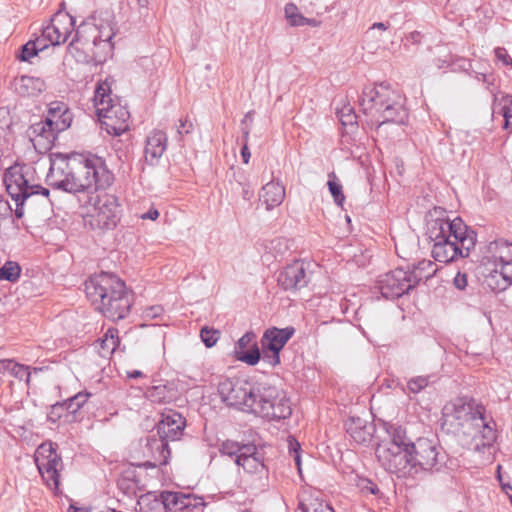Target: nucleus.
Returning <instances> with one entry per match:
<instances>
[{
  "label": "nucleus",
  "instance_id": "nucleus-34",
  "mask_svg": "<svg viewBox=\"0 0 512 512\" xmlns=\"http://www.w3.org/2000/svg\"><path fill=\"white\" fill-rule=\"evenodd\" d=\"M437 271L436 265L430 260H422L417 263L413 271H409L415 286L423 279L431 278Z\"/></svg>",
  "mask_w": 512,
  "mask_h": 512
},
{
  "label": "nucleus",
  "instance_id": "nucleus-53",
  "mask_svg": "<svg viewBox=\"0 0 512 512\" xmlns=\"http://www.w3.org/2000/svg\"><path fill=\"white\" fill-rule=\"evenodd\" d=\"M279 352L280 351H268L267 349H263V361L271 366L278 365L280 363Z\"/></svg>",
  "mask_w": 512,
  "mask_h": 512
},
{
  "label": "nucleus",
  "instance_id": "nucleus-14",
  "mask_svg": "<svg viewBox=\"0 0 512 512\" xmlns=\"http://www.w3.org/2000/svg\"><path fill=\"white\" fill-rule=\"evenodd\" d=\"M311 265L302 260H295L286 265L277 275V284L283 290L296 292L305 288L312 279Z\"/></svg>",
  "mask_w": 512,
  "mask_h": 512
},
{
  "label": "nucleus",
  "instance_id": "nucleus-6",
  "mask_svg": "<svg viewBox=\"0 0 512 512\" xmlns=\"http://www.w3.org/2000/svg\"><path fill=\"white\" fill-rule=\"evenodd\" d=\"M96 114L108 134L120 136L129 128L130 113L111 95V86L107 81L101 82L95 89L93 97Z\"/></svg>",
  "mask_w": 512,
  "mask_h": 512
},
{
  "label": "nucleus",
  "instance_id": "nucleus-39",
  "mask_svg": "<svg viewBox=\"0 0 512 512\" xmlns=\"http://www.w3.org/2000/svg\"><path fill=\"white\" fill-rule=\"evenodd\" d=\"M101 349L106 354H112L119 345L118 330L109 328L101 339Z\"/></svg>",
  "mask_w": 512,
  "mask_h": 512
},
{
  "label": "nucleus",
  "instance_id": "nucleus-18",
  "mask_svg": "<svg viewBox=\"0 0 512 512\" xmlns=\"http://www.w3.org/2000/svg\"><path fill=\"white\" fill-rule=\"evenodd\" d=\"M97 62H103L112 55L114 44L112 38L115 36V23L112 15L108 14L105 18H100L97 23Z\"/></svg>",
  "mask_w": 512,
  "mask_h": 512
},
{
  "label": "nucleus",
  "instance_id": "nucleus-48",
  "mask_svg": "<svg viewBox=\"0 0 512 512\" xmlns=\"http://www.w3.org/2000/svg\"><path fill=\"white\" fill-rule=\"evenodd\" d=\"M205 506V502L202 497L193 495V494H185L182 504V511L184 510H196Z\"/></svg>",
  "mask_w": 512,
  "mask_h": 512
},
{
  "label": "nucleus",
  "instance_id": "nucleus-25",
  "mask_svg": "<svg viewBox=\"0 0 512 512\" xmlns=\"http://www.w3.org/2000/svg\"><path fill=\"white\" fill-rule=\"evenodd\" d=\"M295 329L293 327H286L283 329L270 328L265 331L261 344L263 349L268 351H281L289 339L293 336Z\"/></svg>",
  "mask_w": 512,
  "mask_h": 512
},
{
  "label": "nucleus",
  "instance_id": "nucleus-30",
  "mask_svg": "<svg viewBox=\"0 0 512 512\" xmlns=\"http://www.w3.org/2000/svg\"><path fill=\"white\" fill-rule=\"evenodd\" d=\"M46 88L45 82L32 76H22L17 87L18 92L23 96H37Z\"/></svg>",
  "mask_w": 512,
  "mask_h": 512
},
{
  "label": "nucleus",
  "instance_id": "nucleus-15",
  "mask_svg": "<svg viewBox=\"0 0 512 512\" xmlns=\"http://www.w3.org/2000/svg\"><path fill=\"white\" fill-rule=\"evenodd\" d=\"M415 287L409 271L397 268L380 276L377 288L386 299H396Z\"/></svg>",
  "mask_w": 512,
  "mask_h": 512
},
{
  "label": "nucleus",
  "instance_id": "nucleus-41",
  "mask_svg": "<svg viewBox=\"0 0 512 512\" xmlns=\"http://www.w3.org/2000/svg\"><path fill=\"white\" fill-rule=\"evenodd\" d=\"M345 426L347 432L356 442L361 443L366 441L367 433L360 418L357 420L354 418L350 419L348 422H346Z\"/></svg>",
  "mask_w": 512,
  "mask_h": 512
},
{
  "label": "nucleus",
  "instance_id": "nucleus-11",
  "mask_svg": "<svg viewBox=\"0 0 512 512\" xmlns=\"http://www.w3.org/2000/svg\"><path fill=\"white\" fill-rule=\"evenodd\" d=\"M258 384L241 378H226L219 382L218 393L228 406L251 413Z\"/></svg>",
  "mask_w": 512,
  "mask_h": 512
},
{
  "label": "nucleus",
  "instance_id": "nucleus-19",
  "mask_svg": "<svg viewBox=\"0 0 512 512\" xmlns=\"http://www.w3.org/2000/svg\"><path fill=\"white\" fill-rule=\"evenodd\" d=\"M97 27L94 23H82L75 31L69 46L75 49H82L97 62Z\"/></svg>",
  "mask_w": 512,
  "mask_h": 512
},
{
  "label": "nucleus",
  "instance_id": "nucleus-35",
  "mask_svg": "<svg viewBox=\"0 0 512 512\" xmlns=\"http://www.w3.org/2000/svg\"><path fill=\"white\" fill-rule=\"evenodd\" d=\"M490 252L493 253L495 262L512 261V243L505 240H497L489 245Z\"/></svg>",
  "mask_w": 512,
  "mask_h": 512
},
{
  "label": "nucleus",
  "instance_id": "nucleus-47",
  "mask_svg": "<svg viewBox=\"0 0 512 512\" xmlns=\"http://www.w3.org/2000/svg\"><path fill=\"white\" fill-rule=\"evenodd\" d=\"M220 336V332L213 328L203 327L200 331V337L206 347H213Z\"/></svg>",
  "mask_w": 512,
  "mask_h": 512
},
{
  "label": "nucleus",
  "instance_id": "nucleus-27",
  "mask_svg": "<svg viewBox=\"0 0 512 512\" xmlns=\"http://www.w3.org/2000/svg\"><path fill=\"white\" fill-rule=\"evenodd\" d=\"M285 198V188L278 182H268L260 193V200L265 204L267 210L279 206Z\"/></svg>",
  "mask_w": 512,
  "mask_h": 512
},
{
  "label": "nucleus",
  "instance_id": "nucleus-46",
  "mask_svg": "<svg viewBox=\"0 0 512 512\" xmlns=\"http://www.w3.org/2000/svg\"><path fill=\"white\" fill-rule=\"evenodd\" d=\"M431 382L430 376H417L407 382V389L412 393H419Z\"/></svg>",
  "mask_w": 512,
  "mask_h": 512
},
{
  "label": "nucleus",
  "instance_id": "nucleus-43",
  "mask_svg": "<svg viewBox=\"0 0 512 512\" xmlns=\"http://www.w3.org/2000/svg\"><path fill=\"white\" fill-rule=\"evenodd\" d=\"M285 18L292 27L303 26L304 16L299 12L294 3H288L284 8Z\"/></svg>",
  "mask_w": 512,
  "mask_h": 512
},
{
  "label": "nucleus",
  "instance_id": "nucleus-16",
  "mask_svg": "<svg viewBox=\"0 0 512 512\" xmlns=\"http://www.w3.org/2000/svg\"><path fill=\"white\" fill-rule=\"evenodd\" d=\"M75 30V20L67 12L58 11L50 19V23L42 28L41 38L48 45L65 43Z\"/></svg>",
  "mask_w": 512,
  "mask_h": 512
},
{
  "label": "nucleus",
  "instance_id": "nucleus-23",
  "mask_svg": "<svg viewBox=\"0 0 512 512\" xmlns=\"http://www.w3.org/2000/svg\"><path fill=\"white\" fill-rule=\"evenodd\" d=\"M235 463L250 474L263 473L265 470L263 459L253 444H246L242 447V453L239 454Z\"/></svg>",
  "mask_w": 512,
  "mask_h": 512
},
{
  "label": "nucleus",
  "instance_id": "nucleus-38",
  "mask_svg": "<svg viewBox=\"0 0 512 512\" xmlns=\"http://www.w3.org/2000/svg\"><path fill=\"white\" fill-rule=\"evenodd\" d=\"M21 273L20 265L15 261H7L0 268V281L15 282L19 279Z\"/></svg>",
  "mask_w": 512,
  "mask_h": 512
},
{
  "label": "nucleus",
  "instance_id": "nucleus-29",
  "mask_svg": "<svg viewBox=\"0 0 512 512\" xmlns=\"http://www.w3.org/2000/svg\"><path fill=\"white\" fill-rule=\"evenodd\" d=\"M6 373L20 381L24 380L27 386H29L31 372L28 366L19 364L11 359H2L0 360V374Z\"/></svg>",
  "mask_w": 512,
  "mask_h": 512
},
{
  "label": "nucleus",
  "instance_id": "nucleus-24",
  "mask_svg": "<svg viewBox=\"0 0 512 512\" xmlns=\"http://www.w3.org/2000/svg\"><path fill=\"white\" fill-rule=\"evenodd\" d=\"M167 147V136L163 131H152L146 140L145 160L154 165L161 158Z\"/></svg>",
  "mask_w": 512,
  "mask_h": 512
},
{
  "label": "nucleus",
  "instance_id": "nucleus-32",
  "mask_svg": "<svg viewBox=\"0 0 512 512\" xmlns=\"http://www.w3.org/2000/svg\"><path fill=\"white\" fill-rule=\"evenodd\" d=\"M139 512H164L161 495L148 492L139 497L137 501Z\"/></svg>",
  "mask_w": 512,
  "mask_h": 512
},
{
  "label": "nucleus",
  "instance_id": "nucleus-64",
  "mask_svg": "<svg viewBox=\"0 0 512 512\" xmlns=\"http://www.w3.org/2000/svg\"><path fill=\"white\" fill-rule=\"evenodd\" d=\"M16 203H17V208H16V210H15V215H16L18 218H21V217L23 216V213H24V207H25L26 205H22V204L20 203V201H19V202H16Z\"/></svg>",
  "mask_w": 512,
  "mask_h": 512
},
{
  "label": "nucleus",
  "instance_id": "nucleus-40",
  "mask_svg": "<svg viewBox=\"0 0 512 512\" xmlns=\"http://www.w3.org/2000/svg\"><path fill=\"white\" fill-rule=\"evenodd\" d=\"M90 395L91 394L88 392H79L76 395L61 402V404H63L65 411L74 414L87 402Z\"/></svg>",
  "mask_w": 512,
  "mask_h": 512
},
{
  "label": "nucleus",
  "instance_id": "nucleus-55",
  "mask_svg": "<svg viewBox=\"0 0 512 512\" xmlns=\"http://www.w3.org/2000/svg\"><path fill=\"white\" fill-rule=\"evenodd\" d=\"M344 110L345 109H343L340 114V120H341L342 124L343 125H353L354 123H356V115L352 111V109L347 108V111H348L347 113H344Z\"/></svg>",
  "mask_w": 512,
  "mask_h": 512
},
{
  "label": "nucleus",
  "instance_id": "nucleus-51",
  "mask_svg": "<svg viewBox=\"0 0 512 512\" xmlns=\"http://www.w3.org/2000/svg\"><path fill=\"white\" fill-rule=\"evenodd\" d=\"M496 59L501 62L504 66L512 67V58L508 54L507 50L502 47H498L494 51Z\"/></svg>",
  "mask_w": 512,
  "mask_h": 512
},
{
  "label": "nucleus",
  "instance_id": "nucleus-26",
  "mask_svg": "<svg viewBox=\"0 0 512 512\" xmlns=\"http://www.w3.org/2000/svg\"><path fill=\"white\" fill-rule=\"evenodd\" d=\"M169 442L168 439H164L158 434L146 438V448L155 461L154 466L168 463L171 455Z\"/></svg>",
  "mask_w": 512,
  "mask_h": 512
},
{
  "label": "nucleus",
  "instance_id": "nucleus-10",
  "mask_svg": "<svg viewBox=\"0 0 512 512\" xmlns=\"http://www.w3.org/2000/svg\"><path fill=\"white\" fill-rule=\"evenodd\" d=\"M451 220L445 218L431 219L427 223V236L433 243L432 256L441 263H449L459 256V248L452 236Z\"/></svg>",
  "mask_w": 512,
  "mask_h": 512
},
{
  "label": "nucleus",
  "instance_id": "nucleus-1",
  "mask_svg": "<svg viewBox=\"0 0 512 512\" xmlns=\"http://www.w3.org/2000/svg\"><path fill=\"white\" fill-rule=\"evenodd\" d=\"M485 407L473 399L457 398L442 409L441 427L457 436L481 464L493 460L496 431L485 416Z\"/></svg>",
  "mask_w": 512,
  "mask_h": 512
},
{
  "label": "nucleus",
  "instance_id": "nucleus-36",
  "mask_svg": "<svg viewBox=\"0 0 512 512\" xmlns=\"http://www.w3.org/2000/svg\"><path fill=\"white\" fill-rule=\"evenodd\" d=\"M160 495H161V500H162L163 506H164V512L166 510L173 511V512L182 511L184 493L163 491L160 493Z\"/></svg>",
  "mask_w": 512,
  "mask_h": 512
},
{
  "label": "nucleus",
  "instance_id": "nucleus-54",
  "mask_svg": "<svg viewBox=\"0 0 512 512\" xmlns=\"http://www.w3.org/2000/svg\"><path fill=\"white\" fill-rule=\"evenodd\" d=\"M65 411L63 404L61 402H58L54 405H52L51 410L48 414L49 420L55 422L61 417H63V412Z\"/></svg>",
  "mask_w": 512,
  "mask_h": 512
},
{
  "label": "nucleus",
  "instance_id": "nucleus-50",
  "mask_svg": "<svg viewBox=\"0 0 512 512\" xmlns=\"http://www.w3.org/2000/svg\"><path fill=\"white\" fill-rule=\"evenodd\" d=\"M289 443V451L290 454L293 456L294 462L299 470L301 472L300 464H301V458L299 454L300 450V444L296 441V439L289 437L288 438Z\"/></svg>",
  "mask_w": 512,
  "mask_h": 512
},
{
  "label": "nucleus",
  "instance_id": "nucleus-59",
  "mask_svg": "<svg viewBox=\"0 0 512 512\" xmlns=\"http://www.w3.org/2000/svg\"><path fill=\"white\" fill-rule=\"evenodd\" d=\"M159 217V212L155 208H150L146 213H143L140 218L143 220H156Z\"/></svg>",
  "mask_w": 512,
  "mask_h": 512
},
{
  "label": "nucleus",
  "instance_id": "nucleus-60",
  "mask_svg": "<svg viewBox=\"0 0 512 512\" xmlns=\"http://www.w3.org/2000/svg\"><path fill=\"white\" fill-rule=\"evenodd\" d=\"M241 156L243 158V162L247 164L249 162L251 154L246 143L243 145L241 149Z\"/></svg>",
  "mask_w": 512,
  "mask_h": 512
},
{
  "label": "nucleus",
  "instance_id": "nucleus-45",
  "mask_svg": "<svg viewBox=\"0 0 512 512\" xmlns=\"http://www.w3.org/2000/svg\"><path fill=\"white\" fill-rule=\"evenodd\" d=\"M244 445L245 444H240L235 441L226 440L221 444L219 451L222 454L234 457L236 460L238 458L239 454L242 453V447H244Z\"/></svg>",
  "mask_w": 512,
  "mask_h": 512
},
{
  "label": "nucleus",
  "instance_id": "nucleus-61",
  "mask_svg": "<svg viewBox=\"0 0 512 512\" xmlns=\"http://www.w3.org/2000/svg\"><path fill=\"white\" fill-rule=\"evenodd\" d=\"M320 24H321V22L319 20H316V19H313V18H306V17H304L303 26L304 25H308V26H311V27H319Z\"/></svg>",
  "mask_w": 512,
  "mask_h": 512
},
{
  "label": "nucleus",
  "instance_id": "nucleus-8",
  "mask_svg": "<svg viewBox=\"0 0 512 512\" xmlns=\"http://www.w3.org/2000/svg\"><path fill=\"white\" fill-rule=\"evenodd\" d=\"M255 395L251 413L270 421H280L291 416V403L284 391L259 383Z\"/></svg>",
  "mask_w": 512,
  "mask_h": 512
},
{
  "label": "nucleus",
  "instance_id": "nucleus-17",
  "mask_svg": "<svg viewBox=\"0 0 512 512\" xmlns=\"http://www.w3.org/2000/svg\"><path fill=\"white\" fill-rule=\"evenodd\" d=\"M186 427L185 418L177 411L168 409L161 413V419L157 424V434L169 441L181 439Z\"/></svg>",
  "mask_w": 512,
  "mask_h": 512
},
{
  "label": "nucleus",
  "instance_id": "nucleus-9",
  "mask_svg": "<svg viewBox=\"0 0 512 512\" xmlns=\"http://www.w3.org/2000/svg\"><path fill=\"white\" fill-rule=\"evenodd\" d=\"M3 181L11 198L16 202L20 201L22 205L33 207L37 199L45 206L50 203L49 190L40 185H30L21 166L9 167L4 174Z\"/></svg>",
  "mask_w": 512,
  "mask_h": 512
},
{
  "label": "nucleus",
  "instance_id": "nucleus-2",
  "mask_svg": "<svg viewBox=\"0 0 512 512\" xmlns=\"http://www.w3.org/2000/svg\"><path fill=\"white\" fill-rule=\"evenodd\" d=\"M47 178L54 188L74 194L106 189L114 181L105 161L96 155L58 157L52 161Z\"/></svg>",
  "mask_w": 512,
  "mask_h": 512
},
{
  "label": "nucleus",
  "instance_id": "nucleus-37",
  "mask_svg": "<svg viewBox=\"0 0 512 512\" xmlns=\"http://www.w3.org/2000/svg\"><path fill=\"white\" fill-rule=\"evenodd\" d=\"M148 399L153 403H167L172 399L170 390L165 385H157L149 388L146 393Z\"/></svg>",
  "mask_w": 512,
  "mask_h": 512
},
{
  "label": "nucleus",
  "instance_id": "nucleus-22",
  "mask_svg": "<svg viewBox=\"0 0 512 512\" xmlns=\"http://www.w3.org/2000/svg\"><path fill=\"white\" fill-rule=\"evenodd\" d=\"M486 282L493 290H505L512 283V261L494 262Z\"/></svg>",
  "mask_w": 512,
  "mask_h": 512
},
{
  "label": "nucleus",
  "instance_id": "nucleus-56",
  "mask_svg": "<svg viewBox=\"0 0 512 512\" xmlns=\"http://www.w3.org/2000/svg\"><path fill=\"white\" fill-rule=\"evenodd\" d=\"M192 129L193 123L190 120H188L187 118L179 120V126L177 128V132L179 135L189 134L192 131Z\"/></svg>",
  "mask_w": 512,
  "mask_h": 512
},
{
  "label": "nucleus",
  "instance_id": "nucleus-28",
  "mask_svg": "<svg viewBox=\"0 0 512 512\" xmlns=\"http://www.w3.org/2000/svg\"><path fill=\"white\" fill-rule=\"evenodd\" d=\"M58 133L60 132L55 130L52 125H49L46 118L44 121L32 124L28 129V135L31 139L45 146L51 145Z\"/></svg>",
  "mask_w": 512,
  "mask_h": 512
},
{
  "label": "nucleus",
  "instance_id": "nucleus-58",
  "mask_svg": "<svg viewBox=\"0 0 512 512\" xmlns=\"http://www.w3.org/2000/svg\"><path fill=\"white\" fill-rule=\"evenodd\" d=\"M162 312L163 308L161 306H151L144 311V314L147 318H156L160 316Z\"/></svg>",
  "mask_w": 512,
  "mask_h": 512
},
{
  "label": "nucleus",
  "instance_id": "nucleus-7",
  "mask_svg": "<svg viewBox=\"0 0 512 512\" xmlns=\"http://www.w3.org/2000/svg\"><path fill=\"white\" fill-rule=\"evenodd\" d=\"M410 456L407 465L396 472L398 477H405L418 472H439L445 466L447 454L437 440L419 437L410 446Z\"/></svg>",
  "mask_w": 512,
  "mask_h": 512
},
{
  "label": "nucleus",
  "instance_id": "nucleus-44",
  "mask_svg": "<svg viewBox=\"0 0 512 512\" xmlns=\"http://www.w3.org/2000/svg\"><path fill=\"white\" fill-rule=\"evenodd\" d=\"M335 179H336L335 173L334 172L329 173L328 188H329V191H330L335 203L337 205L341 206L345 200V196L342 191V185L339 182H337Z\"/></svg>",
  "mask_w": 512,
  "mask_h": 512
},
{
  "label": "nucleus",
  "instance_id": "nucleus-21",
  "mask_svg": "<svg viewBox=\"0 0 512 512\" xmlns=\"http://www.w3.org/2000/svg\"><path fill=\"white\" fill-rule=\"evenodd\" d=\"M452 236L455 238L456 245L459 248V256L467 257L470 250L475 246L476 235L473 231H468L467 225L461 218L456 217L451 220Z\"/></svg>",
  "mask_w": 512,
  "mask_h": 512
},
{
  "label": "nucleus",
  "instance_id": "nucleus-3",
  "mask_svg": "<svg viewBox=\"0 0 512 512\" xmlns=\"http://www.w3.org/2000/svg\"><path fill=\"white\" fill-rule=\"evenodd\" d=\"M85 292L106 318L118 321L126 317L131 307V296L125 283L116 275L101 272L91 276L85 282Z\"/></svg>",
  "mask_w": 512,
  "mask_h": 512
},
{
  "label": "nucleus",
  "instance_id": "nucleus-57",
  "mask_svg": "<svg viewBox=\"0 0 512 512\" xmlns=\"http://www.w3.org/2000/svg\"><path fill=\"white\" fill-rule=\"evenodd\" d=\"M454 286L459 290H464L467 287V275L465 273L458 272L453 279Z\"/></svg>",
  "mask_w": 512,
  "mask_h": 512
},
{
  "label": "nucleus",
  "instance_id": "nucleus-31",
  "mask_svg": "<svg viewBox=\"0 0 512 512\" xmlns=\"http://www.w3.org/2000/svg\"><path fill=\"white\" fill-rule=\"evenodd\" d=\"M296 512H335L334 509L319 497L310 495L300 499Z\"/></svg>",
  "mask_w": 512,
  "mask_h": 512
},
{
  "label": "nucleus",
  "instance_id": "nucleus-42",
  "mask_svg": "<svg viewBox=\"0 0 512 512\" xmlns=\"http://www.w3.org/2000/svg\"><path fill=\"white\" fill-rule=\"evenodd\" d=\"M234 354L237 360L249 365H255L260 360V352L255 343L252 344V348L250 350H236L234 351Z\"/></svg>",
  "mask_w": 512,
  "mask_h": 512
},
{
  "label": "nucleus",
  "instance_id": "nucleus-62",
  "mask_svg": "<svg viewBox=\"0 0 512 512\" xmlns=\"http://www.w3.org/2000/svg\"><path fill=\"white\" fill-rule=\"evenodd\" d=\"M242 196L245 200H250L253 196V191L249 187L244 186L242 190Z\"/></svg>",
  "mask_w": 512,
  "mask_h": 512
},
{
  "label": "nucleus",
  "instance_id": "nucleus-4",
  "mask_svg": "<svg viewBox=\"0 0 512 512\" xmlns=\"http://www.w3.org/2000/svg\"><path fill=\"white\" fill-rule=\"evenodd\" d=\"M359 104L365 114L375 118L378 133L385 124L404 125L408 120L401 94L387 83L365 86Z\"/></svg>",
  "mask_w": 512,
  "mask_h": 512
},
{
  "label": "nucleus",
  "instance_id": "nucleus-52",
  "mask_svg": "<svg viewBox=\"0 0 512 512\" xmlns=\"http://www.w3.org/2000/svg\"><path fill=\"white\" fill-rule=\"evenodd\" d=\"M255 339V335L252 332L245 333L236 343L235 350H244L245 348L249 347L250 344L253 343Z\"/></svg>",
  "mask_w": 512,
  "mask_h": 512
},
{
  "label": "nucleus",
  "instance_id": "nucleus-20",
  "mask_svg": "<svg viewBox=\"0 0 512 512\" xmlns=\"http://www.w3.org/2000/svg\"><path fill=\"white\" fill-rule=\"evenodd\" d=\"M46 119L55 130L62 132L71 126L73 114L66 103L52 101L49 103Z\"/></svg>",
  "mask_w": 512,
  "mask_h": 512
},
{
  "label": "nucleus",
  "instance_id": "nucleus-63",
  "mask_svg": "<svg viewBox=\"0 0 512 512\" xmlns=\"http://www.w3.org/2000/svg\"><path fill=\"white\" fill-rule=\"evenodd\" d=\"M388 27H389V25H388V24H386V23H383V22H376V23H374V24L370 27V30H372V29H379V30H383V31H385V30H387V29H388Z\"/></svg>",
  "mask_w": 512,
  "mask_h": 512
},
{
  "label": "nucleus",
  "instance_id": "nucleus-49",
  "mask_svg": "<svg viewBox=\"0 0 512 512\" xmlns=\"http://www.w3.org/2000/svg\"><path fill=\"white\" fill-rule=\"evenodd\" d=\"M357 487L363 494H371L375 496L380 494L378 486L368 478H359L357 481Z\"/></svg>",
  "mask_w": 512,
  "mask_h": 512
},
{
  "label": "nucleus",
  "instance_id": "nucleus-5",
  "mask_svg": "<svg viewBox=\"0 0 512 512\" xmlns=\"http://www.w3.org/2000/svg\"><path fill=\"white\" fill-rule=\"evenodd\" d=\"M385 430L389 436L376 447V457L381 467L386 471L396 474L407 465V456H410V446L413 442L408 436L406 429L398 424L388 423Z\"/></svg>",
  "mask_w": 512,
  "mask_h": 512
},
{
  "label": "nucleus",
  "instance_id": "nucleus-33",
  "mask_svg": "<svg viewBox=\"0 0 512 512\" xmlns=\"http://www.w3.org/2000/svg\"><path fill=\"white\" fill-rule=\"evenodd\" d=\"M46 47H48V44L41 37L36 40H30L22 46L17 58L22 62H30L33 57H36Z\"/></svg>",
  "mask_w": 512,
  "mask_h": 512
},
{
  "label": "nucleus",
  "instance_id": "nucleus-12",
  "mask_svg": "<svg viewBox=\"0 0 512 512\" xmlns=\"http://www.w3.org/2000/svg\"><path fill=\"white\" fill-rule=\"evenodd\" d=\"M120 219L117 197L112 194H102L97 197L93 211L88 215L86 223L93 230H112Z\"/></svg>",
  "mask_w": 512,
  "mask_h": 512
},
{
  "label": "nucleus",
  "instance_id": "nucleus-13",
  "mask_svg": "<svg viewBox=\"0 0 512 512\" xmlns=\"http://www.w3.org/2000/svg\"><path fill=\"white\" fill-rule=\"evenodd\" d=\"M35 463L46 485L57 491L59 487V471L63 467L62 459L56 453L52 442L41 444L35 453Z\"/></svg>",
  "mask_w": 512,
  "mask_h": 512
}]
</instances>
